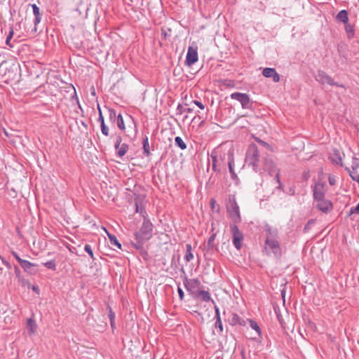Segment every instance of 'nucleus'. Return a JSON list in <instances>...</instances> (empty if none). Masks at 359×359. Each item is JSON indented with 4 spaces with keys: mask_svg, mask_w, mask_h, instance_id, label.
I'll return each mask as SVG.
<instances>
[{
    "mask_svg": "<svg viewBox=\"0 0 359 359\" xmlns=\"http://www.w3.org/2000/svg\"><path fill=\"white\" fill-rule=\"evenodd\" d=\"M153 227L154 225L149 218L143 219L141 228L134 233L135 241H131V244L135 249H142L145 242L152 237Z\"/></svg>",
    "mask_w": 359,
    "mask_h": 359,
    "instance_id": "1",
    "label": "nucleus"
},
{
    "mask_svg": "<svg viewBox=\"0 0 359 359\" xmlns=\"http://www.w3.org/2000/svg\"><path fill=\"white\" fill-rule=\"evenodd\" d=\"M259 151L257 146L252 143L249 145L245 154V161L248 165L252 167L253 170L255 172H258L259 170Z\"/></svg>",
    "mask_w": 359,
    "mask_h": 359,
    "instance_id": "2",
    "label": "nucleus"
},
{
    "mask_svg": "<svg viewBox=\"0 0 359 359\" xmlns=\"http://www.w3.org/2000/svg\"><path fill=\"white\" fill-rule=\"evenodd\" d=\"M264 251L266 252V255H273V256L276 259H279L282 256L281 248L278 238H266L264 241Z\"/></svg>",
    "mask_w": 359,
    "mask_h": 359,
    "instance_id": "3",
    "label": "nucleus"
},
{
    "mask_svg": "<svg viewBox=\"0 0 359 359\" xmlns=\"http://www.w3.org/2000/svg\"><path fill=\"white\" fill-rule=\"evenodd\" d=\"M227 212L232 219L235 224L239 223L241 220L239 206L236 201L235 197L229 198V203L227 205Z\"/></svg>",
    "mask_w": 359,
    "mask_h": 359,
    "instance_id": "4",
    "label": "nucleus"
},
{
    "mask_svg": "<svg viewBox=\"0 0 359 359\" xmlns=\"http://www.w3.org/2000/svg\"><path fill=\"white\" fill-rule=\"evenodd\" d=\"M315 79L321 85H330L331 86H336L340 88H345L344 84H339L334 82L333 79L323 70H318L315 75Z\"/></svg>",
    "mask_w": 359,
    "mask_h": 359,
    "instance_id": "5",
    "label": "nucleus"
},
{
    "mask_svg": "<svg viewBox=\"0 0 359 359\" xmlns=\"http://www.w3.org/2000/svg\"><path fill=\"white\" fill-rule=\"evenodd\" d=\"M230 97L239 102L243 109L252 108L253 101L251 100L250 96L246 93L234 92L231 94Z\"/></svg>",
    "mask_w": 359,
    "mask_h": 359,
    "instance_id": "6",
    "label": "nucleus"
},
{
    "mask_svg": "<svg viewBox=\"0 0 359 359\" xmlns=\"http://www.w3.org/2000/svg\"><path fill=\"white\" fill-rule=\"evenodd\" d=\"M230 229L233 237V244L237 250H240L242 248L243 234L235 224H230Z\"/></svg>",
    "mask_w": 359,
    "mask_h": 359,
    "instance_id": "7",
    "label": "nucleus"
},
{
    "mask_svg": "<svg viewBox=\"0 0 359 359\" xmlns=\"http://www.w3.org/2000/svg\"><path fill=\"white\" fill-rule=\"evenodd\" d=\"M184 286L191 294L195 295L201 286V281L197 278L189 279L187 276L183 280Z\"/></svg>",
    "mask_w": 359,
    "mask_h": 359,
    "instance_id": "8",
    "label": "nucleus"
},
{
    "mask_svg": "<svg viewBox=\"0 0 359 359\" xmlns=\"http://www.w3.org/2000/svg\"><path fill=\"white\" fill-rule=\"evenodd\" d=\"M325 186L326 184L325 182H318L312 186L314 201L325 198V194L326 192Z\"/></svg>",
    "mask_w": 359,
    "mask_h": 359,
    "instance_id": "9",
    "label": "nucleus"
},
{
    "mask_svg": "<svg viewBox=\"0 0 359 359\" xmlns=\"http://www.w3.org/2000/svg\"><path fill=\"white\" fill-rule=\"evenodd\" d=\"M264 169L268 172L269 175L273 176V174H276L278 170H280L276 168V165L274 163L272 157L269 155H266L264 160Z\"/></svg>",
    "mask_w": 359,
    "mask_h": 359,
    "instance_id": "10",
    "label": "nucleus"
},
{
    "mask_svg": "<svg viewBox=\"0 0 359 359\" xmlns=\"http://www.w3.org/2000/svg\"><path fill=\"white\" fill-rule=\"evenodd\" d=\"M143 201L144 196L142 195H136L135 197V212L140 214V215L143 217V219L148 218V215L147 211L143 206Z\"/></svg>",
    "mask_w": 359,
    "mask_h": 359,
    "instance_id": "11",
    "label": "nucleus"
},
{
    "mask_svg": "<svg viewBox=\"0 0 359 359\" xmlns=\"http://www.w3.org/2000/svg\"><path fill=\"white\" fill-rule=\"evenodd\" d=\"M317 202L316 208L324 213L330 212L333 208L332 202L325 198H322L316 201Z\"/></svg>",
    "mask_w": 359,
    "mask_h": 359,
    "instance_id": "12",
    "label": "nucleus"
},
{
    "mask_svg": "<svg viewBox=\"0 0 359 359\" xmlns=\"http://www.w3.org/2000/svg\"><path fill=\"white\" fill-rule=\"evenodd\" d=\"M198 61V52L196 48L189 46L188 48L185 62L188 66H191Z\"/></svg>",
    "mask_w": 359,
    "mask_h": 359,
    "instance_id": "13",
    "label": "nucleus"
},
{
    "mask_svg": "<svg viewBox=\"0 0 359 359\" xmlns=\"http://www.w3.org/2000/svg\"><path fill=\"white\" fill-rule=\"evenodd\" d=\"M20 266L25 272L29 274H36L37 273V269H35L36 264L28 260L24 259L22 262H20Z\"/></svg>",
    "mask_w": 359,
    "mask_h": 359,
    "instance_id": "14",
    "label": "nucleus"
},
{
    "mask_svg": "<svg viewBox=\"0 0 359 359\" xmlns=\"http://www.w3.org/2000/svg\"><path fill=\"white\" fill-rule=\"evenodd\" d=\"M31 6L33 9V13L34 15V27L32 31L34 32H36V30H37L36 26L41 22V15L40 13L39 8L35 4H31Z\"/></svg>",
    "mask_w": 359,
    "mask_h": 359,
    "instance_id": "15",
    "label": "nucleus"
},
{
    "mask_svg": "<svg viewBox=\"0 0 359 359\" xmlns=\"http://www.w3.org/2000/svg\"><path fill=\"white\" fill-rule=\"evenodd\" d=\"M329 158L333 164L342 166V158L338 149H333L332 152L330 154Z\"/></svg>",
    "mask_w": 359,
    "mask_h": 359,
    "instance_id": "16",
    "label": "nucleus"
},
{
    "mask_svg": "<svg viewBox=\"0 0 359 359\" xmlns=\"http://www.w3.org/2000/svg\"><path fill=\"white\" fill-rule=\"evenodd\" d=\"M266 232V238L276 239L278 238V231L276 228H273L270 225L267 224L264 227Z\"/></svg>",
    "mask_w": 359,
    "mask_h": 359,
    "instance_id": "17",
    "label": "nucleus"
},
{
    "mask_svg": "<svg viewBox=\"0 0 359 359\" xmlns=\"http://www.w3.org/2000/svg\"><path fill=\"white\" fill-rule=\"evenodd\" d=\"M228 321H229V324L231 325H239L241 326H245V325H246L245 320L244 319H243L242 318H241L236 313H232L229 316Z\"/></svg>",
    "mask_w": 359,
    "mask_h": 359,
    "instance_id": "18",
    "label": "nucleus"
},
{
    "mask_svg": "<svg viewBox=\"0 0 359 359\" xmlns=\"http://www.w3.org/2000/svg\"><path fill=\"white\" fill-rule=\"evenodd\" d=\"M228 156H228V166H229V172L231 174V178L233 180H236L238 178V177L234 171L235 164H234V160L233 158V155L231 152H229Z\"/></svg>",
    "mask_w": 359,
    "mask_h": 359,
    "instance_id": "19",
    "label": "nucleus"
},
{
    "mask_svg": "<svg viewBox=\"0 0 359 359\" xmlns=\"http://www.w3.org/2000/svg\"><path fill=\"white\" fill-rule=\"evenodd\" d=\"M337 20L339 22L346 24L348 22V14L346 10L340 11L336 17Z\"/></svg>",
    "mask_w": 359,
    "mask_h": 359,
    "instance_id": "20",
    "label": "nucleus"
},
{
    "mask_svg": "<svg viewBox=\"0 0 359 359\" xmlns=\"http://www.w3.org/2000/svg\"><path fill=\"white\" fill-rule=\"evenodd\" d=\"M27 328L30 335L34 334L36 331L37 325L32 318H29L27 322Z\"/></svg>",
    "mask_w": 359,
    "mask_h": 359,
    "instance_id": "21",
    "label": "nucleus"
},
{
    "mask_svg": "<svg viewBox=\"0 0 359 359\" xmlns=\"http://www.w3.org/2000/svg\"><path fill=\"white\" fill-rule=\"evenodd\" d=\"M196 297L201 298L203 302H209L211 299L209 292L205 290H198L197 293L194 295Z\"/></svg>",
    "mask_w": 359,
    "mask_h": 359,
    "instance_id": "22",
    "label": "nucleus"
},
{
    "mask_svg": "<svg viewBox=\"0 0 359 359\" xmlns=\"http://www.w3.org/2000/svg\"><path fill=\"white\" fill-rule=\"evenodd\" d=\"M215 237H216L215 233H213L208 238L206 246L205 248V249L207 252L211 251L214 249Z\"/></svg>",
    "mask_w": 359,
    "mask_h": 359,
    "instance_id": "23",
    "label": "nucleus"
},
{
    "mask_svg": "<svg viewBox=\"0 0 359 359\" xmlns=\"http://www.w3.org/2000/svg\"><path fill=\"white\" fill-rule=\"evenodd\" d=\"M142 146H143V154L146 156H149L151 153L149 150V139L147 136H145L142 140Z\"/></svg>",
    "mask_w": 359,
    "mask_h": 359,
    "instance_id": "24",
    "label": "nucleus"
},
{
    "mask_svg": "<svg viewBox=\"0 0 359 359\" xmlns=\"http://www.w3.org/2000/svg\"><path fill=\"white\" fill-rule=\"evenodd\" d=\"M210 156H211V159H212V170L215 172H219V169L217 168L218 167V159H217V151H212Z\"/></svg>",
    "mask_w": 359,
    "mask_h": 359,
    "instance_id": "25",
    "label": "nucleus"
},
{
    "mask_svg": "<svg viewBox=\"0 0 359 359\" xmlns=\"http://www.w3.org/2000/svg\"><path fill=\"white\" fill-rule=\"evenodd\" d=\"M345 31L348 39H352L355 36V29L353 25L346 23L345 24Z\"/></svg>",
    "mask_w": 359,
    "mask_h": 359,
    "instance_id": "26",
    "label": "nucleus"
},
{
    "mask_svg": "<svg viewBox=\"0 0 359 359\" xmlns=\"http://www.w3.org/2000/svg\"><path fill=\"white\" fill-rule=\"evenodd\" d=\"M107 236L112 246H116L118 249H121V244L118 242L115 235L111 234L107 232Z\"/></svg>",
    "mask_w": 359,
    "mask_h": 359,
    "instance_id": "27",
    "label": "nucleus"
},
{
    "mask_svg": "<svg viewBox=\"0 0 359 359\" xmlns=\"http://www.w3.org/2000/svg\"><path fill=\"white\" fill-rule=\"evenodd\" d=\"M129 147L127 144L123 143L117 150V155L119 157H123L128 151Z\"/></svg>",
    "mask_w": 359,
    "mask_h": 359,
    "instance_id": "28",
    "label": "nucleus"
},
{
    "mask_svg": "<svg viewBox=\"0 0 359 359\" xmlns=\"http://www.w3.org/2000/svg\"><path fill=\"white\" fill-rule=\"evenodd\" d=\"M194 258V255L191 252V245L187 244L186 245V254L184 256V259L187 262H190Z\"/></svg>",
    "mask_w": 359,
    "mask_h": 359,
    "instance_id": "29",
    "label": "nucleus"
},
{
    "mask_svg": "<svg viewBox=\"0 0 359 359\" xmlns=\"http://www.w3.org/2000/svg\"><path fill=\"white\" fill-rule=\"evenodd\" d=\"M116 124L118 128L121 130L122 131H124L126 130L124 121L123 118V116L121 114H118L117 119H116Z\"/></svg>",
    "mask_w": 359,
    "mask_h": 359,
    "instance_id": "30",
    "label": "nucleus"
},
{
    "mask_svg": "<svg viewBox=\"0 0 359 359\" xmlns=\"http://www.w3.org/2000/svg\"><path fill=\"white\" fill-rule=\"evenodd\" d=\"M248 320L250 323V327L253 330H255L257 332V333L258 334V335L260 337L262 332H261V329H260L259 326L258 325L257 323L252 319H248Z\"/></svg>",
    "mask_w": 359,
    "mask_h": 359,
    "instance_id": "31",
    "label": "nucleus"
},
{
    "mask_svg": "<svg viewBox=\"0 0 359 359\" xmlns=\"http://www.w3.org/2000/svg\"><path fill=\"white\" fill-rule=\"evenodd\" d=\"M175 143L178 147H180L182 150L187 148V144L184 143L183 140L179 136L175 138Z\"/></svg>",
    "mask_w": 359,
    "mask_h": 359,
    "instance_id": "32",
    "label": "nucleus"
},
{
    "mask_svg": "<svg viewBox=\"0 0 359 359\" xmlns=\"http://www.w3.org/2000/svg\"><path fill=\"white\" fill-rule=\"evenodd\" d=\"M275 72L276 69L274 68L266 67L263 69L262 74L266 78H271Z\"/></svg>",
    "mask_w": 359,
    "mask_h": 359,
    "instance_id": "33",
    "label": "nucleus"
},
{
    "mask_svg": "<svg viewBox=\"0 0 359 359\" xmlns=\"http://www.w3.org/2000/svg\"><path fill=\"white\" fill-rule=\"evenodd\" d=\"M109 111V119L111 122L116 121L118 115L116 114V111L115 109L109 108L108 109Z\"/></svg>",
    "mask_w": 359,
    "mask_h": 359,
    "instance_id": "34",
    "label": "nucleus"
},
{
    "mask_svg": "<svg viewBox=\"0 0 359 359\" xmlns=\"http://www.w3.org/2000/svg\"><path fill=\"white\" fill-rule=\"evenodd\" d=\"M43 265L49 269L55 270L56 269V263L54 259H51L47 262L43 263Z\"/></svg>",
    "mask_w": 359,
    "mask_h": 359,
    "instance_id": "35",
    "label": "nucleus"
},
{
    "mask_svg": "<svg viewBox=\"0 0 359 359\" xmlns=\"http://www.w3.org/2000/svg\"><path fill=\"white\" fill-rule=\"evenodd\" d=\"M346 170L349 172V175L353 181H356L359 183V174L357 173L355 170H353L351 172L348 168H346Z\"/></svg>",
    "mask_w": 359,
    "mask_h": 359,
    "instance_id": "36",
    "label": "nucleus"
},
{
    "mask_svg": "<svg viewBox=\"0 0 359 359\" xmlns=\"http://www.w3.org/2000/svg\"><path fill=\"white\" fill-rule=\"evenodd\" d=\"M84 250L90 256V257L94 260V255L93 251L91 246L89 244H86L84 246Z\"/></svg>",
    "mask_w": 359,
    "mask_h": 359,
    "instance_id": "37",
    "label": "nucleus"
},
{
    "mask_svg": "<svg viewBox=\"0 0 359 359\" xmlns=\"http://www.w3.org/2000/svg\"><path fill=\"white\" fill-rule=\"evenodd\" d=\"M13 36V29L12 27H11L9 34H8L6 39V44L9 46L10 47H13V46L11 44V40Z\"/></svg>",
    "mask_w": 359,
    "mask_h": 359,
    "instance_id": "38",
    "label": "nucleus"
},
{
    "mask_svg": "<svg viewBox=\"0 0 359 359\" xmlns=\"http://www.w3.org/2000/svg\"><path fill=\"white\" fill-rule=\"evenodd\" d=\"M275 180L277 182V183L278 184V186L277 187V189L278 190H282L283 189V186H282V184H281V182H280V170H278L277 173L275 175Z\"/></svg>",
    "mask_w": 359,
    "mask_h": 359,
    "instance_id": "39",
    "label": "nucleus"
},
{
    "mask_svg": "<svg viewBox=\"0 0 359 359\" xmlns=\"http://www.w3.org/2000/svg\"><path fill=\"white\" fill-rule=\"evenodd\" d=\"M351 168L353 170H355L357 168H359V158L356 157L353 158Z\"/></svg>",
    "mask_w": 359,
    "mask_h": 359,
    "instance_id": "40",
    "label": "nucleus"
},
{
    "mask_svg": "<svg viewBox=\"0 0 359 359\" xmlns=\"http://www.w3.org/2000/svg\"><path fill=\"white\" fill-rule=\"evenodd\" d=\"M100 127L102 135H104V136H108L109 130V128L106 126V124L102 123V125H100Z\"/></svg>",
    "mask_w": 359,
    "mask_h": 359,
    "instance_id": "41",
    "label": "nucleus"
},
{
    "mask_svg": "<svg viewBox=\"0 0 359 359\" xmlns=\"http://www.w3.org/2000/svg\"><path fill=\"white\" fill-rule=\"evenodd\" d=\"M121 142H122L121 136L119 135H117L116 137V142H115V144H114V147L116 149H118V147L122 144Z\"/></svg>",
    "mask_w": 359,
    "mask_h": 359,
    "instance_id": "42",
    "label": "nucleus"
},
{
    "mask_svg": "<svg viewBox=\"0 0 359 359\" xmlns=\"http://www.w3.org/2000/svg\"><path fill=\"white\" fill-rule=\"evenodd\" d=\"M215 328H219V333L222 332V331H223V326H222V320L221 319L216 320L215 323Z\"/></svg>",
    "mask_w": 359,
    "mask_h": 359,
    "instance_id": "43",
    "label": "nucleus"
},
{
    "mask_svg": "<svg viewBox=\"0 0 359 359\" xmlns=\"http://www.w3.org/2000/svg\"><path fill=\"white\" fill-rule=\"evenodd\" d=\"M107 309L108 310V317L109 320H113V318H115V313L112 311L111 306L109 305H107Z\"/></svg>",
    "mask_w": 359,
    "mask_h": 359,
    "instance_id": "44",
    "label": "nucleus"
},
{
    "mask_svg": "<svg viewBox=\"0 0 359 359\" xmlns=\"http://www.w3.org/2000/svg\"><path fill=\"white\" fill-rule=\"evenodd\" d=\"M328 182H329V184L331 185V186H333L336 184V178L334 175H329L328 176Z\"/></svg>",
    "mask_w": 359,
    "mask_h": 359,
    "instance_id": "45",
    "label": "nucleus"
},
{
    "mask_svg": "<svg viewBox=\"0 0 359 359\" xmlns=\"http://www.w3.org/2000/svg\"><path fill=\"white\" fill-rule=\"evenodd\" d=\"M285 193L290 196H294L295 195V187H291L288 188V189L285 191Z\"/></svg>",
    "mask_w": 359,
    "mask_h": 359,
    "instance_id": "46",
    "label": "nucleus"
},
{
    "mask_svg": "<svg viewBox=\"0 0 359 359\" xmlns=\"http://www.w3.org/2000/svg\"><path fill=\"white\" fill-rule=\"evenodd\" d=\"M186 108H184L181 104H179L177 107V114H182L185 112Z\"/></svg>",
    "mask_w": 359,
    "mask_h": 359,
    "instance_id": "47",
    "label": "nucleus"
},
{
    "mask_svg": "<svg viewBox=\"0 0 359 359\" xmlns=\"http://www.w3.org/2000/svg\"><path fill=\"white\" fill-rule=\"evenodd\" d=\"M355 212H358L359 213V202H358V204L355 207V208H352L351 210H350V212H349V215L355 213Z\"/></svg>",
    "mask_w": 359,
    "mask_h": 359,
    "instance_id": "48",
    "label": "nucleus"
},
{
    "mask_svg": "<svg viewBox=\"0 0 359 359\" xmlns=\"http://www.w3.org/2000/svg\"><path fill=\"white\" fill-rule=\"evenodd\" d=\"M273 79V81L276 83L280 81V76L279 74L276 72V71L275 72V73L273 74V76H271V77Z\"/></svg>",
    "mask_w": 359,
    "mask_h": 359,
    "instance_id": "49",
    "label": "nucleus"
},
{
    "mask_svg": "<svg viewBox=\"0 0 359 359\" xmlns=\"http://www.w3.org/2000/svg\"><path fill=\"white\" fill-rule=\"evenodd\" d=\"M313 223V220H309L307 224H306V225L304 226V232H307L309 231L310 228H311V224Z\"/></svg>",
    "mask_w": 359,
    "mask_h": 359,
    "instance_id": "50",
    "label": "nucleus"
},
{
    "mask_svg": "<svg viewBox=\"0 0 359 359\" xmlns=\"http://www.w3.org/2000/svg\"><path fill=\"white\" fill-rule=\"evenodd\" d=\"M177 292H178L180 300H182L184 299V292H183L182 289L180 286L177 287Z\"/></svg>",
    "mask_w": 359,
    "mask_h": 359,
    "instance_id": "51",
    "label": "nucleus"
},
{
    "mask_svg": "<svg viewBox=\"0 0 359 359\" xmlns=\"http://www.w3.org/2000/svg\"><path fill=\"white\" fill-rule=\"evenodd\" d=\"M14 269H15V273L16 277L20 280V269L18 268V266H15Z\"/></svg>",
    "mask_w": 359,
    "mask_h": 359,
    "instance_id": "52",
    "label": "nucleus"
},
{
    "mask_svg": "<svg viewBox=\"0 0 359 359\" xmlns=\"http://www.w3.org/2000/svg\"><path fill=\"white\" fill-rule=\"evenodd\" d=\"M12 255L15 258V259L18 261V262L20 264V262H22L24 259H21L20 256L18 255L17 252H13Z\"/></svg>",
    "mask_w": 359,
    "mask_h": 359,
    "instance_id": "53",
    "label": "nucleus"
},
{
    "mask_svg": "<svg viewBox=\"0 0 359 359\" xmlns=\"http://www.w3.org/2000/svg\"><path fill=\"white\" fill-rule=\"evenodd\" d=\"M193 103L195 104L196 106H198L201 109H203L205 108L204 104L198 100H194Z\"/></svg>",
    "mask_w": 359,
    "mask_h": 359,
    "instance_id": "54",
    "label": "nucleus"
},
{
    "mask_svg": "<svg viewBox=\"0 0 359 359\" xmlns=\"http://www.w3.org/2000/svg\"><path fill=\"white\" fill-rule=\"evenodd\" d=\"M215 319H221L220 313H219V309L217 306H215Z\"/></svg>",
    "mask_w": 359,
    "mask_h": 359,
    "instance_id": "55",
    "label": "nucleus"
},
{
    "mask_svg": "<svg viewBox=\"0 0 359 359\" xmlns=\"http://www.w3.org/2000/svg\"><path fill=\"white\" fill-rule=\"evenodd\" d=\"M1 260H2V262L3 264L9 269H11V264L8 262L6 261V259H4L3 257H1Z\"/></svg>",
    "mask_w": 359,
    "mask_h": 359,
    "instance_id": "56",
    "label": "nucleus"
},
{
    "mask_svg": "<svg viewBox=\"0 0 359 359\" xmlns=\"http://www.w3.org/2000/svg\"><path fill=\"white\" fill-rule=\"evenodd\" d=\"M97 121L100 123V125H102V123H104V116H103V115H102V114H100V115L98 116Z\"/></svg>",
    "mask_w": 359,
    "mask_h": 359,
    "instance_id": "57",
    "label": "nucleus"
},
{
    "mask_svg": "<svg viewBox=\"0 0 359 359\" xmlns=\"http://www.w3.org/2000/svg\"><path fill=\"white\" fill-rule=\"evenodd\" d=\"M210 203L211 208L212 210H214L215 209V205L216 203V201L214 198H211L210 201Z\"/></svg>",
    "mask_w": 359,
    "mask_h": 359,
    "instance_id": "58",
    "label": "nucleus"
},
{
    "mask_svg": "<svg viewBox=\"0 0 359 359\" xmlns=\"http://www.w3.org/2000/svg\"><path fill=\"white\" fill-rule=\"evenodd\" d=\"M72 97H73V98H74V97H75V98H76V102H77V103H78V104H79V108H81V105L79 104V99H78V97H77V96H76V90H74V95L72 96Z\"/></svg>",
    "mask_w": 359,
    "mask_h": 359,
    "instance_id": "59",
    "label": "nucleus"
},
{
    "mask_svg": "<svg viewBox=\"0 0 359 359\" xmlns=\"http://www.w3.org/2000/svg\"><path fill=\"white\" fill-rule=\"evenodd\" d=\"M110 324L112 329L115 328V318H113V320H110Z\"/></svg>",
    "mask_w": 359,
    "mask_h": 359,
    "instance_id": "60",
    "label": "nucleus"
},
{
    "mask_svg": "<svg viewBox=\"0 0 359 359\" xmlns=\"http://www.w3.org/2000/svg\"><path fill=\"white\" fill-rule=\"evenodd\" d=\"M184 110H185V112L189 113V114L193 112L192 108H186V109H184Z\"/></svg>",
    "mask_w": 359,
    "mask_h": 359,
    "instance_id": "61",
    "label": "nucleus"
},
{
    "mask_svg": "<svg viewBox=\"0 0 359 359\" xmlns=\"http://www.w3.org/2000/svg\"><path fill=\"white\" fill-rule=\"evenodd\" d=\"M259 142H260L262 144H263L264 146L269 147V145L266 142H264V141H262V140H259Z\"/></svg>",
    "mask_w": 359,
    "mask_h": 359,
    "instance_id": "62",
    "label": "nucleus"
},
{
    "mask_svg": "<svg viewBox=\"0 0 359 359\" xmlns=\"http://www.w3.org/2000/svg\"><path fill=\"white\" fill-rule=\"evenodd\" d=\"M97 109H98V111H99V116H100V114H102V111H101V109H100V106H99V105L97 106Z\"/></svg>",
    "mask_w": 359,
    "mask_h": 359,
    "instance_id": "63",
    "label": "nucleus"
},
{
    "mask_svg": "<svg viewBox=\"0 0 359 359\" xmlns=\"http://www.w3.org/2000/svg\"><path fill=\"white\" fill-rule=\"evenodd\" d=\"M129 1L130 2V4H132L135 3V2H137L139 0H129Z\"/></svg>",
    "mask_w": 359,
    "mask_h": 359,
    "instance_id": "64",
    "label": "nucleus"
}]
</instances>
